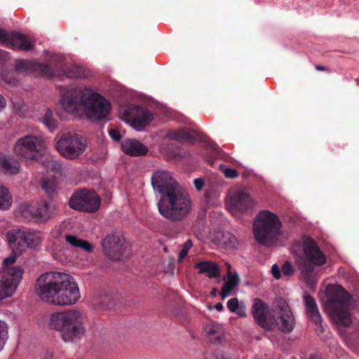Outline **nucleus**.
Masks as SVG:
<instances>
[{
  "mask_svg": "<svg viewBox=\"0 0 359 359\" xmlns=\"http://www.w3.org/2000/svg\"><path fill=\"white\" fill-rule=\"evenodd\" d=\"M282 224L278 216L269 211H260L253 222L255 240L264 246L271 245L280 233Z\"/></svg>",
  "mask_w": 359,
  "mask_h": 359,
  "instance_id": "6",
  "label": "nucleus"
},
{
  "mask_svg": "<svg viewBox=\"0 0 359 359\" xmlns=\"http://www.w3.org/2000/svg\"><path fill=\"white\" fill-rule=\"evenodd\" d=\"M217 288H214V289H212V290L211 291L210 294H211V295H212V296H215V295H216V294H217Z\"/></svg>",
  "mask_w": 359,
  "mask_h": 359,
  "instance_id": "53",
  "label": "nucleus"
},
{
  "mask_svg": "<svg viewBox=\"0 0 359 359\" xmlns=\"http://www.w3.org/2000/svg\"><path fill=\"white\" fill-rule=\"evenodd\" d=\"M240 316H246L245 307L243 305H241L240 307L238 309V310L235 312Z\"/></svg>",
  "mask_w": 359,
  "mask_h": 359,
  "instance_id": "45",
  "label": "nucleus"
},
{
  "mask_svg": "<svg viewBox=\"0 0 359 359\" xmlns=\"http://www.w3.org/2000/svg\"><path fill=\"white\" fill-rule=\"evenodd\" d=\"M42 188L48 196H51L55 192L56 184L53 180L43 179L42 181Z\"/></svg>",
  "mask_w": 359,
  "mask_h": 359,
  "instance_id": "34",
  "label": "nucleus"
},
{
  "mask_svg": "<svg viewBox=\"0 0 359 359\" xmlns=\"http://www.w3.org/2000/svg\"><path fill=\"white\" fill-rule=\"evenodd\" d=\"M16 69L25 74H34L48 78L53 77L56 71H62L69 78H84L87 76L86 71L81 66L70 65L65 68L61 58L57 55L52 57L50 65L36 61H19L16 64Z\"/></svg>",
  "mask_w": 359,
  "mask_h": 359,
  "instance_id": "5",
  "label": "nucleus"
},
{
  "mask_svg": "<svg viewBox=\"0 0 359 359\" xmlns=\"http://www.w3.org/2000/svg\"><path fill=\"white\" fill-rule=\"evenodd\" d=\"M18 255H14V256H10L8 257H6V259H4V260L3 261V264L5 266V267H6V270L7 269H9L8 266L9 265H11L13 264H14L15 262V260H16V257Z\"/></svg>",
  "mask_w": 359,
  "mask_h": 359,
  "instance_id": "40",
  "label": "nucleus"
},
{
  "mask_svg": "<svg viewBox=\"0 0 359 359\" xmlns=\"http://www.w3.org/2000/svg\"><path fill=\"white\" fill-rule=\"evenodd\" d=\"M187 254L188 251L182 248L179 253L178 261L181 262L184 258L187 257Z\"/></svg>",
  "mask_w": 359,
  "mask_h": 359,
  "instance_id": "44",
  "label": "nucleus"
},
{
  "mask_svg": "<svg viewBox=\"0 0 359 359\" xmlns=\"http://www.w3.org/2000/svg\"><path fill=\"white\" fill-rule=\"evenodd\" d=\"M69 205L76 210L94 212L100 208V198L94 191L82 189L72 196Z\"/></svg>",
  "mask_w": 359,
  "mask_h": 359,
  "instance_id": "13",
  "label": "nucleus"
},
{
  "mask_svg": "<svg viewBox=\"0 0 359 359\" xmlns=\"http://www.w3.org/2000/svg\"><path fill=\"white\" fill-rule=\"evenodd\" d=\"M269 311V306L262 299L256 298L252 306V314L257 323L262 327L266 328L268 323L266 316Z\"/></svg>",
  "mask_w": 359,
  "mask_h": 359,
  "instance_id": "20",
  "label": "nucleus"
},
{
  "mask_svg": "<svg viewBox=\"0 0 359 359\" xmlns=\"http://www.w3.org/2000/svg\"><path fill=\"white\" fill-rule=\"evenodd\" d=\"M302 247L304 253L299 259V267L306 282L311 283L313 280L315 266L325 264L326 257L311 238H306Z\"/></svg>",
  "mask_w": 359,
  "mask_h": 359,
  "instance_id": "8",
  "label": "nucleus"
},
{
  "mask_svg": "<svg viewBox=\"0 0 359 359\" xmlns=\"http://www.w3.org/2000/svg\"><path fill=\"white\" fill-rule=\"evenodd\" d=\"M6 238L15 255H20L27 248H36L41 242L40 232L29 229H11L7 233Z\"/></svg>",
  "mask_w": 359,
  "mask_h": 359,
  "instance_id": "9",
  "label": "nucleus"
},
{
  "mask_svg": "<svg viewBox=\"0 0 359 359\" xmlns=\"http://www.w3.org/2000/svg\"><path fill=\"white\" fill-rule=\"evenodd\" d=\"M307 313L313 323L316 325H321L322 317L319 313L315 299L310 294L304 296Z\"/></svg>",
  "mask_w": 359,
  "mask_h": 359,
  "instance_id": "21",
  "label": "nucleus"
},
{
  "mask_svg": "<svg viewBox=\"0 0 359 359\" xmlns=\"http://www.w3.org/2000/svg\"><path fill=\"white\" fill-rule=\"evenodd\" d=\"M6 102L3 95L0 94V110L5 107Z\"/></svg>",
  "mask_w": 359,
  "mask_h": 359,
  "instance_id": "48",
  "label": "nucleus"
},
{
  "mask_svg": "<svg viewBox=\"0 0 359 359\" xmlns=\"http://www.w3.org/2000/svg\"><path fill=\"white\" fill-rule=\"evenodd\" d=\"M276 307L279 309L278 329L284 333H290L294 327V317L286 302L282 299H278L276 302Z\"/></svg>",
  "mask_w": 359,
  "mask_h": 359,
  "instance_id": "17",
  "label": "nucleus"
},
{
  "mask_svg": "<svg viewBox=\"0 0 359 359\" xmlns=\"http://www.w3.org/2000/svg\"><path fill=\"white\" fill-rule=\"evenodd\" d=\"M240 278L238 273L231 275V272L228 273V280L225 282L222 288L220 295L222 299L229 296L231 291L238 285Z\"/></svg>",
  "mask_w": 359,
  "mask_h": 359,
  "instance_id": "26",
  "label": "nucleus"
},
{
  "mask_svg": "<svg viewBox=\"0 0 359 359\" xmlns=\"http://www.w3.org/2000/svg\"><path fill=\"white\" fill-rule=\"evenodd\" d=\"M111 138L115 141H119L121 140V134L116 129H110L109 131Z\"/></svg>",
  "mask_w": 359,
  "mask_h": 359,
  "instance_id": "39",
  "label": "nucleus"
},
{
  "mask_svg": "<svg viewBox=\"0 0 359 359\" xmlns=\"http://www.w3.org/2000/svg\"><path fill=\"white\" fill-rule=\"evenodd\" d=\"M104 253L112 260H121L129 256L130 247L119 234H109L102 242Z\"/></svg>",
  "mask_w": 359,
  "mask_h": 359,
  "instance_id": "12",
  "label": "nucleus"
},
{
  "mask_svg": "<svg viewBox=\"0 0 359 359\" xmlns=\"http://www.w3.org/2000/svg\"><path fill=\"white\" fill-rule=\"evenodd\" d=\"M208 162H209L210 164H212L213 163V161L212 159L208 160Z\"/></svg>",
  "mask_w": 359,
  "mask_h": 359,
  "instance_id": "55",
  "label": "nucleus"
},
{
  "mask_svg": "<svg viewBox=\"0 0 359 359\" xmlns=\"http://www.w3.org/2000/svg\"><path fill=\"white\" fill-rule=\"evenodd\" d=\"M194 184L198 191H201L204 186V181L202 178H196L194 180Z\"/></svg>",
  "mask_w": 359,
  "mask_h": 359,
  "instance_id": "42",
  "label": "nucleus"
},
{
  "mask_svg": "<svg viewBox=\"0 0 359 359\" xmlns=\"http://www.w3.org/2000/svg\"><path fill=\"white\" fill-rule=\"evenodd\" d=\"M61 104L69 114L86 116L92 121L105 118L111 110V104L104 97L88 88L67 91L62 95Z\"/></svg>",
  "mask_w": 359,
  "mask_h": 359,
  "instance_id": "3",
  "label": "nucleus"
},
{
  "mask_svg": "<svg viewBox=\"0 0 359 359\" xmlns=\"http://www.w3.org/2000/svg\"><path fill=\"white\" fill-rule=\"evenodd\" d=\"M43 165L47 172H52L53 173H59L62 169L61 163L52 157L46 158L43 161Z\"/></svg>",
  "mask_w": 359,
  "mask_h": 359,
  "instance_id": "29",
  "label": "nucleus"
},
{
  "mask_svg": "<svg viewBox=\"0 0 359 359\" xmlns=\"http://www.w3.org/2000/svg\"><path fill=\"white\" fill-rule=\"evenodd\" d=\"M65 239L68 243L76 248H80L81 244H82L83 241H84L83 239L79 238L76 236L72 235H67L65 236Z\"/></svg>",
  "mask_w": 359,
  "mask_h": 359,
  "instance_id": "35",
  "label": "nucleus"
},
{
  "mask_svg": "<svg viewBox=\"0 0 359 359\" xmlns=\"http://www.w3.org/2000/svg\"><path fill=\"white\" fill-rule=\"evenodd\" d=\"M44 147V141L41 136L27 135L16 141L13 153L18 157L36 160Z\"/></svg>",
  "mask_w": 359,
  "mask_h": 359,
  "instance_id": "10",
  "label": "nucleus"
},
{
  "mask_svg": "<svg viewBox=\"0 0 359 359\" xmlns=\"http://www.w3.org/2000/svg\"><path fill=\"white\" fill-rule=\"evenodd\" d=\"M34 217L41 220L48 219L53 212V209L45 201H41L37 203V205L31 210Z\"/></svg>",
  "mask_w": 359,
  "mask_h": 359,
  "instance_id": "25",
  "label": "nucleus"
},
{
  "mask_svg": "<svg viewBox=\"0 0 359 359\" xmlns=\"http://www.w3.org/2000/svg\"><path fill=\"white\" fill-rule=\"evenodd\" d=\"M121 147L123 152L130 156H144L148 152L147 147L136 139H124Z\"/></svg>",
  "mask_w": 359,
  "mask_h": 359,
  "instance_id": "18",
  "label": "nucleus"
},
{
  "mask_svg": "<svg viewBox=\"0 0 359 359\" xmlns=\"http://www.w3.org/2000/svg\"><path fill=\"white\" fill-rule=\"evenodd\" d=\"M56 147L62 156L67 159H74L84 152L86 144L81 135L68 132L62 135Z\"/></svg>",
  "mask_w": 359,
  "mask_h": 359,
  "instance_id": "11",
  "label": "nucleus"
},
{
  "mask_svg": "<svg viewBox=\"0 0 359 359\" xmlns=\"http://www.w3.org/2000/svg\"><path fill=\"white\" fill-rule=\"evenodd\" d=\"M36 292L41 300L56 306H69L80 298V292L73 277L60 272L41 274L36 282Z\"/></svg>",
  "mask_w": 359,
  "mask_h": 359,
  "instance_id": "2",
  "label": "nucleus"
},
{
  "mask_svg": "<svg viewBox=\"0 0 359 359\" xmlns=\"http://www.w3.org/2000/svg\"><path fill=\"white\" fill-rule=\"evenodd\" d=\"M350 301L351 295L341 286L333 287L326 302L325 308L337 324L346 327L351 325Z\"/></svg>",
  "mask_w": 359,
  "mask_h": 359,
  "instance_id": "7",
  "label": "nucleus"
},
{
  "mask_svg": "<svg viewBox=\"0 0 359 359\" xmlns=\"http://www.w3.org/2000/svg\"><path fill=\"white\" fill-rule=\"evenodd\" d=\"M23 274L20 266L0 271V300L10 297L17 288Z\"/></svg>",
  "mask_w": 359,
  "mask_h": 359,
  "instance_id": "14",
  "label": "nucleus"
},
{
  "mask_svg": "<svg viewBox=\"0 0 359 359\" xmlns=\"http://www.w3.org/2000/svg\"><path fill=\"white\" fill-rule=\"evenodd\" d=\"M86 317L76 309L54 312L49 316L48 327L59 333L64 342L80 341L85 335Z\"/></svg>",
  "mask_w": 359,
  "mask_h": 359,
  "instance_id": "4",
  "label": "nucleus"
},
{
  "mask_svg": "<svg viewBox=\"0 0 359 359\" xmlns=\"http://www.w3.org/2000/svg\"><path fill=\"white\" fill-rule=\"evenodd\" d=\"M41 121L50 131L57 128V121L53 118V113L50 109L46 110Z\"/></svg>",
  "mask_w": 359,
  "mask_h": 359,
  "instance_id": "30",
  "label": "nucleus"
},
{
  "mask_svg": "<svg viewBox=\"0 0 359 359\" xmlns=\"http://www.w3.org/2000/svg\"><path fill=\"white\" fill-rule=\"evenodd\" d=\"M219 168L226 178L235 179L238 176V172L236 170L229 168L223 163L219 164Z\"/></svg>",
  "mask_w": 359,
  "mask_h": 359,
  "instance_id": "33",
  "label": "nucleus"
},
{
  "mask_svg": "<svg viewBox=\"0 0 359 359\" xmlns=\"http://www.w3.org/2000/svg\"><path fill=\"white\" fill-rule=\"evenodd\" d=\"M170 139L177 141H189L191 139L190 135L184 129L170 131L168 134Z\"/></svg>",
  "mask_w": 359,
  "mask_h": 359,
  "instance_id": "31",
  "label": "nucleus"
},
{
  "mask_svg": "<svg viewBox=\"0 0 359 359\" xmlns=\"http://www.w3.org/2000/svg\"><path fill=\"white\" fill-rule=\"evenodd\" d=\"M207 359H229L228 358H225L224 355H210L208 358H207Z\"/></svg>",
  "mask_w": 359,
  "mask_h": 359,
  "instance_id": "49",
  "label": "nucleus"
},
{
  "mask_svg": "<svg viewBox=\"0 0 359 359\" xmlns=\"http://www.w3.org/2000/svg\"><path fill=\"white\" fill-rule=\"evenodd\" d=\"M11 203L12 197L8 190L3 185L0 184V209H8L11 205Z\"/></svg>",
  "mask_w": 359,
  "mask_h": 359,
  "instance_id": "27",
  "label": "nucleus"
},
{
  "mask_svg": "<svg viewBox=\"0 0 359 359\" xmlns=\"http://www.w3.org/2000/svg\"><path fill=\"white\" fill-rule=\"evenodd\" d=\"M124 115L131 121V125L139 130L149 125L154 118L150 111L137 105L130 106Z\"/></svg>",
  "mask_w": 359,
  "mask_h": 359,
  "instance_id": "16",
  "label": "nucleus"
},
{
  "mask_svg": "<svg viewBox=\"0 0 359 359\" xmlns=\"http://www.w3.org/2000/svg\"><path fill=\"white\" fill-rule=\"evenodd\" d=\"M3 76H4V75H3ZM4 80L7 82L8 83H11V84H15V82L17 81L15 80V79H6V77H4Z\"/></svg>",
  "mask_w": 359,
  "mask_h": 359,
  "instance_id": "52",
  "label": "nucleus"
},
{
  "mask_svg": "<svg viewBox=\"0 0 359 359\" xmlns=\"http://www.w3.org/2000/svg\"><path fill=\"white\" fill-rule=\"evenodd\" d=\"M154 189L161 197L158 203L160 214L172 222L184 219L191 209V201L188 193L165 170H157L151 177Z\"/></svg>",
  "mask_w": 359,
  "mask_h": 359,
  "instance_id": "1",
  "label": "nucleus"
},
{
  "mask_svg": "<svg viewBox=\"0 0 359 359\" xmlns=\"http://www.w3.org/2000/svg\"><path fill=\"white\" fill-rule=\"evenodd\" d=\"M43 359H53V353L50 351H46L43 353Z\"/></svg>",
  "mask_w": 359,
  "mask_h": 359,
  "instance_id": "47",
  "label": "nucleus"
},
{
  "mask_svg": "<svg viewBox=\"0 0 359 359\" xmlns=\"http://www.w3.org/2000/svg\"><path fill=\"white\" fill-rule=\"evenodd\" d=\"M4 43H9L13 48L24 51L32 50L34 46V43L28 36L19 32L8 34V38Z\"/></svg>",
  "mask_w": 359,
  "mask_h": 359,
  "instance_id": "19",
  "label": "nucleus"
},
{
  "mask_svg": "<svg viewBox=\"0 0 359 359\" xmlns=\"http://www.w3.org/2000/svg\"><path fill=\"white\" fill-rule=\"evenodd\" d=\"M207 336L212 344H221L224 337V328L217 323H211L205 327Z\"/></svg>",
  "mask_w": 359,
  "mask_h": 359,
  "instance_id": "22",
  "label": "nucleus"
},
{
  "mask_svg": "<svg viewBox=\"0 0 359 359\" xmlns=\"http://www.w3.org/2000/svg\"><path fill=\"white\" fill-rule=\"evenodd\" d=\"M215 308L218 311H222L224 310V306L222 303L219 302L215 304Z\"/></svg>",
  "mask_w": 359,
  "mask_h": 359,
  "instance_id": "50",
  "label": "nucleus"
},
{
  "mask_svg": "<svg viewBox=\"0 0 359 359\" xmlns=\"http://www.w3.org/2000/svg\"><path fill=\"white\" fill-rule=\"evenodd\" d=\"M8 330L7 324L0 320V351L3 348L8 339Z\"/></svg>",
  "mask_w": 359,
  "mask_h": 359,
  "instance_id": "32",
  "label": "nucleus"
},
{
  "mask_svg": "<svg viewBox=\"0 0 359 359\" xmlns=\"http://www.w3.org/2000/svg\"><path fill=\"white\" fill-rule=\"evenodd\" d=\"M219 243L227 248H233L238 244L236 237L230 232H224L220 234Z\"/></svg>",
  "mask_w": 359,
  "mask_h": 359,
  "instance_id": "28",
  "label": "nucleus"
},
{
  "mask_svg": "<svg viewBox=\"0 0 359 359\" xmlns=\"http://www.w3.org/2000/svg\"><path fill=\"white\" fill-rule=\"evenodd\" d=\"M192 241L191 240H188L184 243L182 248L189 252L190 248L192 247Z\"/></svg>",
  "mask_w": 359,
  "mask_h": 359,
  "instance_id": "46",
  "label": "nucleus"
},
{
  "mask_svg": "<svg viewBox=\"0 0 359 359\" xmlns=\"http://www.w3.org/2000/svg\"><path fill=\"white\" fill-rule=\"evenodd\" d=\"M271 273L273 276L276 279H279L281 276L280 270L279 266L277 264H273L271 267Z\"/></svg>",
  "mask_w": 359,
  "mask_h": 359,
  "instance_id": "41",
  "label": "nucleus"
},
{
  "mask_svg": "<svg viewBox=\"0 0 359 359\" xmlns=\"http://www.w3.org/2000/svg\"><path fill=\"white\" fill-rule=\"evenodd\" d=\"M228 197L229 210L233 215L251 211L256 205L251 196L242 189L231 191Z\"/></svg>",
  "mask_w": 359,
  "mask_h": 359,
  "instance_id": "15",
  "label": "nucleus"
},
{
  "mask_svg": "<svg viewBox=\"0 0 359 359\" xmlns=\"http://www.w3.org/2000/svg\"><path fill=\"white\" fill-rule=\"evenodd\" d=\"M281 271L285 276H290L293 274L294 269L292 264L287 261L283 264Z\"/></svg>",
  "mask_w": 359,
  "mask_h": 359,
  "instance_id": "37",
  "label": "nucleus"
},
{
  "mask_svg": "<svg viewBox=\"0 0 359 359\" xmlns=\"http://www.w3.org/2000/svg\"><path fill=\"white\" fill-rule=\"evenodd\" d=\"M227 307L231 312H236L241 304H239L237 298L233 297L227 302Z\"/></svg>",
  "mask_w": 359,
  "mask_h": 359,
  "instance_id": "36",
  "label": "nucleus"
},
{
  "mask_svg": "<svg viewBox=\"0 0 359 359\" xmlns=\"http://www.w3.org/2000/svg\"><path fill=\"white\" fill-rule=\"evenodd\" d=\"M8 38V34L6 31L0 28V41L4 43Z\"/></svg>",
  "mask_w": 359,
  "mask_h": 359,
  "instance_id": "43",
  "label": "nucleus"
},
{
  "mask_svg": "<svg viewBox=\"0 0 359 359\" xmlns=\"http://www.w3.org/2000/svg\"><path fill=\"white\" fill-rule=\"evenodd\" d=\"M87 252H91L93 250V246L87 241H83L82 244H81L80 248Z\"/></svg>",
  "mask_w": 359,
  "mask_h": 359,
  "instance_id": "38",
  "label": "nucleus"
},
{
  "mask_svg": "<svg viewBox=\"0 0 359 359\" xmlns=\"http://www.w3.org/2000/svg\"><path fill=\"white\" fill-rule=\"evenodd\" d=\"M309 359H323V358L318 355H312Z\"/></svg>",
  "mask_w": 359,
  "mask_h": 359,
  "instance_id": "54",
  "label": "nucleus"
},
{
  "mask_svg": "<svg viewBox=\"0 0 359 359\" xmlns=\"http://www.w3.org/2000/svg\"><path fill=\"white\" fill-rule=\"evenodd\" d=\"M316 69L318 71H327V67L323 66V65H316Z\"/></svg>",
  "mask_w": 359,
  "mask_h": 359,
  "instance_id": "51",
  "label": "nucleus"
},
{
  "mask_svg": "<svg viewBox=\"0 0 359 359\" xmlns=\"http://www.w3.org/2000/svg\"><path fill=\"white\" fill-rule=\"evenodd\" d=\"M0 168L6 174L16 175L20 169V162L9 156H0Z\"/></svg>",
  "mask_w": 359,
  "mask_h": 359,
  "instance_id": "23",
  "label": "nucleus"
},
{
  "mask_svg": "<svg viewBox=\"0 0 359 359\" xmlns=\"http://www.w3.org/2000/svg\"><path fill=\"white\" fill-rule=\"evenodd\" d=\"M195 268L198 269L200 273H205L210 278L220 276L219 266L215 262L209 261L199 262L196 264Z\"/></svg>",
  "mask_w": 359,
  "mask_h": 359,
  "instance_id": "24",
  "label": "nucleus"
}]
</instances>
